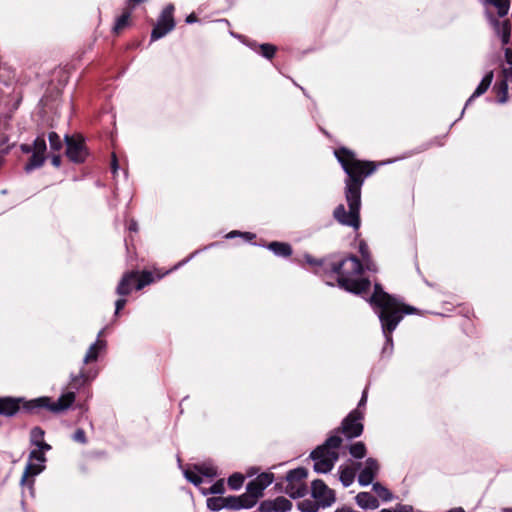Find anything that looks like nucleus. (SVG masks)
Returning <instances> with one entry per match:
<instances>
[{
    "mask_svg": "<svg viewBox=\"0 0 512 512\" xmlns=\"http://www.w3.org/2000/svg\"><path fill=\"white\" fill-rule=\"evenodd\" d=\"M335 156L347 174L345 179V199L348 211L339 204L333 211V216L341 225L358 230L360 227L361 189L364 180L371 175L376 166L373 162L361 161L347 148L335 150Z\"/></svg>",
    "mask_w": 512,
    "mask_h": 512,
    "instance_id": "obj_1",
    "label": "nucleus"
},
{
    "mask_svg": "<svg viewBox=\"0 0 512 512\" xmlns=\"http://www.w3.org/2000/svg\"><path fill=\"white\" fill-rule=\"evenodd\" d=\"M369 302L380 319L382 332L386 339L383 353L391 354L393 349L392 332L396 329L404 314H413L416 309L401 303L399 299L386 293L381 285L377 283L374 285V292L369 298Z\"/></svg>",
    "mask_w": 512,
    "mask_h": 512,
    "instance_id": "obj_2",
    "label": "nucleus"
},
{
    "mask_svg": "<svg viewBox=\"0 0 512 512\" xmlns=\"http://www.w3.org/2000/svg\"><path fill=\"white\" fill-rule=\"evenodd\" d=\"M305 258L309 264H316L311 256L307 255ZM317 264L319 269L324 270V277H335L338 286L348 292L362 294L370 289L371 282L362 277L364 266L356 256L350 255L340 261L331 263L321 261Z\"/></svg>",
    "mask_w": 512,
    "mask_h": 512,
    "instance_id": "obj_3",
    "label": "nucleus"
},
{
    "mask_svg": "<svg viewBox=\"0 0 512 512\" xmlns=\"http://www.w3.org/2000/svg\"><path fill=\"white\" fill-rule=\"evenodd\" d=\"M342 443V438L337 434L330 435L326 441L313 450L310 454L314 461V470L317 473L330 472L339 459L338 448Z\"/></svg>",
    "mask_w": 512,
    "mask_h": 512,
    "instance_id": "obj_4",
    "label": "nucleus"
},
{
    "mask_svg": "<svg viewBox=\"0 0 512 512\" xmlns=\"http://www.w3.org/2000/svg\"><path fill=\"white\" fill-rule=\"evenodd\" d=\"M75 401V392L74 391H68L64 394H62L57 401L51 402L50 398L48 397H40L37 399H33L29 402H26L24 405V408L28 411L35 412L40 409H48L52 412H61L69 407L74 403Z\"/></svg>",
    "mask_w": 512,
    "mask_h": 512,
    "instance_id": "obj_5",
    "label": "nucleus"
},
{
    "mask_svg": "<svg viewBox=\"0 0 512 512\" xmlns=\"http://www.w3.org/2000/svg\"><path fill=\"white\" fill-rule=\"evenodd\" d=\"M48 450L44 449H33L29 453L28 462L25 466L24 473L21 478V484L28 486L32 489L34 479H29L37 476L45 469L46 456L45 453Z\"/></svg>",
    "mask_w": 512,
    "mask_h": 512,
    "instance_id": "obj_6",
    "label": "nucleus"
},
{
    "mask_svg": "<svg viewBox=\"0 0 512 512\" xmlns=\"http://www.w3.org/2000/svg\"><path fill=\"white\" fill-rule=\"evenodd\" d=\"M364 414L359 409L352 410L342 421L339 430L335 431L337 434L341 431L347 439H353L359 437L363 432V420Z\"/></svg>",
    "mask_w": 512,
    "mask_h": 512,
    "instance_id": "obj_7",
    "label": "nucleus"
},
{
    "mask_svg": "<svg viewBox=\"0 0 512 512\" xmlns=\"http://www.w3.org/2000/svg\"><path fill=\"white\" fill-rule=\"evenodd\" d=\"M46 139L44 134L36 137L32 144V155L25 164L24 170L27 173L43 166L46 160Z\"/></svg>",
    "mask_w": 512,
    "mask_h": 512,
    "instance_id": "obj_8",
    "label": "nucleus"
},
{
    "mask_svg": "<svg viewBox=\"0 0 512 512\" xmlns=\"http://www.w3.org/2000/svg\"><path fill=\"white\" fill-rule=\"evenodd\" d=\"M173 12L174 6L172 4L167 5L163 9L157 24L151 32V41H156L164 37L167 33L174 29L175 22L173 18Z\"/></svg>",
    "mask_w": 512,
    "mask_h": 512,
    "instance_id": "obj_9",
    "label": "nucleus"
},
{
    "mask_svg": "<svg viewBox=\"0 0 512 512\" xmlns=\"http://www.w3.org/2000/svg\"><path fill=\"white\" fill-rule=\"evenodd\" d=\"M311 495L322 508L330 507L336 501L333 489H330L324 481L317 479L312 482Z\"/></svg>",
    "mask_w": 512,
    "mask_h": 512,
    "instance_id": "obj_10",
    "label": "nucleus"
},
{
    "mask_svg": "<svg viewBox=\"0 0 512 512\" xmlns=\"http://www.w3.org/2000/svg\"><path fill=\"white\" fill-rule=\"evenodd\" d=\"M66 155L75 163L84 162L88 152L81 137H68L66 136Z\"/></svg>",
    "mask_w": 512,
    "mask_h": 512,
    "instance_id": "obj_11",
    "label": "nucleus"
},
{
    "mask_svg": "<svg viewBox=\"0 0 512 512\" xmlns=\"http://www.w3.org/2000/svg\"><path fill=\"white\" fill-rule=\"evenodd\" d=\"M379 464L376 459L368 458L365 466L358 475V483L361 486H368L373 483L374 478L378 474Z\"/></svg>",
    "mask_w": 512,
    "mask_h": 512,
    "instance_id": "obj_12",
    "label": "nucleus"
},
{
    "mask_svg": "<svg viewBox=\"0 0 512 512\" xmlns=\"http://www.w3.org/2000/svg\"><path fill=\"white\" fill-rule=\"evenodd\" d=\"M292 502L286 497L279 496L272 500H265L260 504L263 512H287L292 508Z\"/></svg>",
    "mask_w": 512,
    "mask_h": 512,
    "instance_id": "obj_13",
    "label": "nucleus"
},
{
    "mask_svg": "<svg viewBox=\"0 0 512 512\" xmlns=\"http://www.w3.org/2000/svg\"><path fill=\"white\" fill-rule=\"evenodd\" d=\"M488 18L491 26L493 27L494 33L501 39L502 44H508L511 33L510 22L508 20H499L491 14H488Z\"/></svg>",
    "mask_w": 512,
    "mask_h": 512,
    "instance_id": "obj_14",
    "label": "nucleus"
},
{
    "mask_svg": "<svg viewBox=\"0 0 512 512\" xmlns=\"http://www.w3.org/2000/svg\"><path fill=\"white\" fill-rule=\"evenodd\" d=\"M137 284V272L131 271L127 272L121 278L117 288L116 293L119 296H127L132 290L135 288Z\"/></svg>",
    "mask_w": 512,
    "mask_h": 512,
    "instance_id": "obj_15",
    "label": "nucleus"
},
{
    "mask_svg": "<svg viewBox=\"0 0 512 512\" xmlns=\"http://www.w3.org/2000/svg\"><path fill=\"white\" fill-rule=\"evenodd\" d=\"M21 398L0 397V415L12 417L20 410Z\"/></svg>",
    "mask_w": 512,
    "mask_h": 512,
    "instance_id": "obj_16",
    "label": "nucleus"
},
{
    "mask_svg": "<svg viewBox=\"0 0 512 512\" xmlns=\"http://www.w3.org/2000/svg\"><path fill=\"white\" fill-rule=\"evenodd\" d=\"M356 504L364 509H376L379 507L378 499L370 492H359L355 497Z\"/></svg>",
    "mask_w": 512,
    "mask_h": 512,
    "instance_id": "obj_17",
    "label": "nucleus"
},
{
    "mask_svg": "<svg viewBox=\"0 0 512 512\" xmlns=\"http://www.w3.org/2000/svg\"><path fill=\"white\" fill-rule=\"evenodd\" d=\"M44 430L40 427L32 428L30 432V443L35 446L34 449L50 450L51 446L44 441Z\"/></svg>",
    "mask_w": 512,
    "mask_h": 512,
    "instance_id": "obj_18",
    "label": "nucleus"
},
{
    "mask_svg": "<svg viewBox=\"0 0 512 512\" xmlns=\"http://www.w3.org/2000/svg\"><path fill=\"white\" fill-rule=\"evenodd\" d=\"M492 80H493V72L490 71L483 77V79L481 80V82L479 83L477 88L475 89L474 93L469 97V99L466 102L465 107H467L476 97H479L482 94H484L490 87Z\"/></svg>",
    "mask_w": 512,
    "mask_h": 512,
    "instance_id": "obj_19",
    "label": "nucleus"
},
{
    "mask_svg": "<svg viewBox=\"0 0 512 512\" xmlns=\"http://www.w3.org/2000/svg\"><path fill=\"white\" fill-rule=\"evenodd\" d=\"M106 347V342L104 340H100L99 338L89 347L83 362L85 364L96 361L98 359L99 353L104 350Z\"/></svg>",
    "mask_w": 512,
    "mask_h": 512,
    "instance_id": "obj_20",
    "label": "nucleus"
},
{
    "mask_svg": "<svg viewBox=\"0 0 512 512\" xmlns=\"http://www.w3.org/2000/svg\"><path fill=\"white\" fill-rule=\"evenodd\" d=\"M225 508L228 509H241V508H247L250 507L254 502L247 504L245 503L247 497L245 495L236 497V496H228L223 497Z\"/></svg>",
    "mask_w": 512,
    "mask_h": 512,
    "instance_id": "obj_21",
    "label": "nucleus"
},
{
    "mask_svg": "<svg viewBox=\"0 0 512 512\" xmlns=\"http://www.w3.org/2000/svg\"><path fill=\"white\" fill-rule=\"evenodd\" d=\"M359 252L362 256V259L364 262L362 264L365 267V269H367L368 271L376 272L377 271L376 265L372 261V259L370 257L369 247L364 241H361L359 243Z\"/></svg>",
    "mask_w": 512,
    "mask_h": 512,
    "instance_id": "obj_22",
    "label": "nucleus"
},
{
    "mask_svg": "<svg viewBox=\"0 0 512 512\" xmlns=\"http://www.w3.org/2000/svg\"><path fill=\"white\" fill-rule=\"evenodd\" d=\"M268 249L271 250L275 255L281 257H288L292 254L291 246L283 242H271L268 245Z\"/></svg>",
    "mask_w": 512,
    "mask_h": 512,
    "instance_id": "obj_23",
    "label": "nucleus"
},
{
    "mask_svg": "<svg viewBox=\"0 0 512 512\" xmlns=\"http://www.w3.org/2000/svg\"><path fill=\"white\" fill-rule=\"evenodd\" d=\"M339 479L344 487H349L355 479V472L351 467H340L339 468Z\"/></svg>",
    "mask_w": 512,
    "mask_h": 512,
    "instance_id": "obj_24",
    "label": "nucleus"
},
{
    "mask_svg": "<svg viewBox=\"0 0 512 512\" xmlns=\"http://www.w3.org/2000/svg\"><path fill=\"white\" fill-rule=\"evenodd\" d=\"M485 5H493L498 12L499 17L507 15L510 7L509 0H484Z\"/></svg>",
    "mask_w": 512,
    "mask_h": 512,
    "instance_id": "obj_25",
    "label": "nucleus"
},
{
    "mask_svg": "<svg viewBox=\"0 0 512 512\" xmlns=\"http://www.w3.org/2000/svg\"><path fill=\"white\" fill-rule=\"evenodd\" d=\"M308 475V472L305 468L299 467L293 470H290L286 475V480L289 483L301 482Z\"/></svg>",
    "mask_w": 512,
    "mask_h": 512,
    "instance_id": "obj_26",
    "label": "nucleus"
},
{
    "mask_svg": "<svg viewBox=\"0 0 512 512\" xmlns=\"http://www.w3.org/2000/svg\"><path fill=\"white\" fill-rule=\"evenodd\" d=\"M505 61L506 65L503 67V79L506 81H512V50L510 48L505 49Z\"/></svg>",
    "mask_w": 512,
    "mask_h": 512,
    "instance_id": "obj_27",
    "label": "nucleus"
},
{
    "mask_svg": "<svg viewBox=\"0 0 512 512\" xmlns=\"http://www.w3.org/2000/svg\"><path fill=\"white\" fill-rule=\"evenodd\" d=\"M131 16V11L126 10L123 12L121 16H119L114 24L113 31L118 34L120 33L125 27L129 25V20Z\"/></svg>",
    "mask_w": 512,
    "mask_h": 512,
    "instance_id": "obj_28",
    "label": "nucleus"
},
{
    "mask_svg": "<svg viewBox=\"0 0 512 512\" xmlns=\"http://www.w3.org/2000/svg\"><path fill=\"white\" fill-rule=\"evenodd\" d=\"M372 485H373V491L378 495L379 498H381L385 502L392 500V498H393L392 493L386 487H384L381 483L376 482V483H372Z\"/></svg>",
    "mask_w": 512,
    "mask_h": 512,
    "instance_id": "obj_29",
    "label": "nucleus"
},
{
    "mask_svg": "<svg viewBox=\"0 0 512 512\" xmlns=\"http://www.w3.org/2000/svg\"><path fill=\"white\" fill-rule=\"evenodd\" d=\"M154 281L153 275L150 271H143L141 275L137 274V284L135 286L136 290H141L146 285H149Z\"/></svg>",
    "mask_w": 512,
    "mask_h": 512,
    "instance_id": "obj_30",
    "label": "nucleus"
},
{
    "mask_svg": "<svg viewBox=\"0 0 512 512\" xmlns=\"http://www.w3.org/2000/svg\"><path fill=\"white\" fill-rule=\"evenodd\" d=\"M349 452L352 457L362 459L366 455V446L363 442H356L349 447Z\"/></svg>",
    "mask_w": 512,
    "mask_h": 512,
    "instance_id": "obj_31",
    "label": "nucleus"
},
{
    "mask_svg": "<svg viewBox=\"0 0 512 512\" xmlns=\"http://www.w3.org/2000/svg\"><path fill=\"white\" fill-rule=\"evenodd\" d=\"M197 472L207 478H214L217 476V469L213 465L201 464L199 466H195Z\"/></svg>",
    "mask_w": 512,
    "mask_h": 512,
    "instance_id": "obj_32",
    "label": "nucleus"
},
{
    "mask_svg": "<svg viewBox=\"0 0 512 512\" xmlns=\"http://www.w3.org/2000/svg\"><path fill=\"white\" fill-rule=\"evenodd\" d=\"M496 88H497L498 102L505 103L507 101V95H508V81L501 80L497 84Z\"/></svg>",
    "mask_w": 512,
    "mask_h": 512,
    "instance_id": "obj_33",
    "label": "nucleus"
},
{
    "mask_svg": "<svg viewBox=\"0 0 512 512\" xmlns=\"http://www.w3.org/2000/svg\"><path fill=\"white\" fill-rule=\"evenodd\" d=\"M244 476L241 473H234L228 478V486L232 490H238L244 483Z\"/></svg>",
    "mask_w": 512,
    "mask_h": 512,
    "instance_id": "obj_34",
    "label": "nucleus"
},
{
    "mask_svg": "<svg viewBox=\"0 0 512 512\" xmlns=\"http://www.w3.org/2000/svg\"><path fill=\"white\" fill-rule=\"evenodd\" d=\"M224 492H225V487H224V481L222 479L218 480L214 484H212L211 487L208 490H202V493L204 495H207V494H219V495H221Z\"/></svg>",
    "mask_w": 512,
    "mask_h": 512,
    "instance_id": "obj_35",
    "label": "nucleus"
},
{
    "mask_svg": "<svg viewBox=\"0 0 512 512\" xmlns=\"http://www.w3.org/2000/svg\"><path fill=\"white\" fill-rule=\"evenodd\" d=\"M207 507L212 511H218L225 508L223 497H213L207 500Z\"/></svg>",
    "mask_w": 512,
    "mask_h": 512,
    "instance_id": "obj_36",
    "label": "nucleus"
},
{
    "mask_svg": "<svg viewBox=\"0 0 512 512\" xmlns=\"http://www.w3.org/2000/svg\"><path fill=\"white\" fill-rule=\"evenodd\" d=\"M275 52H276V47L272 44H261L259 46V53L267 58V59H272L273 56L275 55Z\"/></svg>",
    "mask_w": 512,
    "mask_h": 512,
    "instance_id": "obj_37",
    "label": "nucleus"
},
{
    "mask_svg": "<svg viewBox=\"0 0 512 512\" xmlns=\"http://www.w3.org/2000/svg\"><path fill=\"white\" fill-rule=\"evenodd\" d=\"M90 378L83 372H80L79 375L72 377L70 385L74 389H79L85 382L89 381Z\"/></svg>",
    "mask_w": 512,
    "mask_h": 512,
    "instance_id": "obj_38",
    "label": "nucleus"
},
{
    "mask_svg": "<svg viewBox=\"0 0 512 512\" xmlns=\"http://www.w3.org/2000/svg\"><path fill=\"white\" fill-rule=\"evenodd\" d=\"M273 478V474L263 473L255 479V482L260 484L259 489H265L273 482Z\"/></svg>",
    "mask_w": 512,
    "mask_h": 512,
    "instance_id": "obj_39",
    "label": "nucleus"
},
{
    "mask_svg": "<svg viewBox=\"0 0 512 512\" xmlns=\"http://www.w3.org/2000/svg\"><path fill=\"white\" fill-rule=\"evenodd\" d=\"M50 147L52 150L58 151L62 147L60 136L56 132H50L48 135Z\"/></svg>",
    "mask_w": 512,
    "mask_h": 512,
    "instance_id": "obj_40",
    "label": "nucleus"
},
{
    "mask_svg": "<svg viewBox=\"0 0 512 512\" xmlns=\"http://www.w3.org/2000/svg\"><path fill=\"white\" fill-rule=\"evenodd\" d=\"M184 475H185V478L193 483L196 487H199L200 484L202 483V475H200L198 472H194V471H190V470H186L184 471Z\"/></svg>",
    "mask_w": 512,
    "mask_h": 512,
    "instance_id": "obj_41",
    "label": "nucleus"
},
{
    "mask_svg": "<svg viewBox=\"0 0 512 512\" xmlns=\"http://www.w3.org/2000/svg\"><path fill=\"white\" fill-rule=\"evenodd\" d=\"M259 488L260 484L256 483L255 480L250 481L246 486L247 492L254 498H257L262 495L264 489Z\"/></svg>",
    "mask_w": 512,
    "mask_h": 512,
    "instance_id": "obj_42",
    "label": "nucleus"
},
{
    "mask_svg": "<svg viewBox=\"0 0 512 512\" xmlns=\"http://www.w3.org/2000/svg\"><path fill=\"white\" fill-rule=\"evenodd\" d=\"M72 439L76 442H79L81 444H85L87 442V439H86V434H85V431L83 429H77L73 436H72Z\"/></svg>",
    "mask_w": 512,
    "mask_h": 512,
    "instance_id": "obj_43",
    "label": "nucleus"
},
{
    "mask_svg": "<svg viewBox=\"0 0 512 512\" xmlns=\"http://www.w3.org/2000/svg\"><path fill=\"white\" fill-rule=\"evenodd\" d=\"M125 296H121V298L117 299L115 302V315H118L120 310H122L126 305Z\"/></svg>",
    "mask_w": 512,
    "mask_h": 512,
    "instance_id": "obj_44",
    "label": "nucleus"
},
{
    "mask_svg": "<svg viewBox=\"0 0 512 512\" xmlns=\"http://www.w3.org/2000/svg\"><path fill=\"white\" fill-rule=\"evenodd\" d=\"M366 402H367V388L364 389L363 393H362V397L358 403V407L356 409H359L361 411V407H364L366 405Z\"/></svg>",
    "mask_w": 512,
    "mask_h": 512,
    "instance_id": "obj_45",
    "label": "nucleus"
},
{
    "mask_svg": "<svg viewBox=\"0 0 512 512\" xmlns=\"http://www.w3.org/2000/svg\"><path fill=\"white\" fill-rule=\"evenodd\" d=\"M118 168H119V166H118L117 158H116V155L113 153L112 162H111V171L114 175L117 173Z\"/></svg>",
    "mask_w": 512,
    "mask_h": 512,
    "instance_id": "obj_46",
    "label": "nucleus"
},
{
    "mask_svg": "<svg viewBox=\"0 0 512 512\" xmlns=\"http://www.w3.org/2000/svg\"><path fill=\"white\" fill-rule=\"evenodd\" d=\"M396 512H413V508L410 505H398Z\"/></svg>",
    "mask_w": 512,
    "mask_h": 512,
    "instance_id": "obj_47",
    "label": "nucleus"
},
{
    "mask_svg": "<svg viewBox=\"0 0 512 512\" xmlns=\"http://www.w3.org/2000/svg\"><path fill=\"white\" fill-rule=\"evenodd\" d=\"M20 150L25 153V154H29L31 153L32 154V145H29V144H21L20 145Z\"/></svg>",
    "mask_w": 512,
    "mask_h": 512,
    "instance_id": "obj_48",
    "label": "nucleus"
},
{
    "mask_svg": "<svg viewBox=\"0 0 512 512\" xmlns=\"http://www.w3.org/2000/svg\"><path fill=\"white\" fill-rule=\"evenodd\" d=\"M128 229H129L130 231H135V232H136V231L138 230L137 222H136V221H134V220H132V221L129 223V225H128Z\"/></svg>",
    "mask_w": 512,
    "mask_h": 512,
    "instance_id": "obj_49",
    "label": "nucleus"
},
{
    "mask_svg": "<svg viewBox=\"0 0 512 512\" xmlns=\"http://www.w3.org/2000/svg\"><path fill=\"white\" fill-rule=\"evenodd\" d=\"M196 21H197V18H196V16L194 14L188 15L187 18H186V22L189 23V24L194 23Z\"/></svg>",
    "mask_w": 512,
    "mask_h": 512,
    "instance_id": "obj_50",
    "label": "nucleus"
},
{
    "mask_svg": "<svg viewBox=\"0 0 512 512\" xmlns=\"http://www.w3.org/2000/svg\"><path fill=\"white\" fill-rule=\"evenodd\" d=\"M52 164L56 167L60 166V157L59 156H54L52 158Z\"/></svg>",
    "mask_w": 512,
    "mask_h": 512,
    "instance_id": "obj_51",
    "label": "nucleus"
},
{
    "mask_svg": "<svg viewBox=\"0 0 512 512\" xmlns=\"http://www.w3.org/2000/svg\"><path fill=\"white\" fill-rule=\"evenodd\" d=\"M241 235H243L247 240H252L255 237L254 234L249 232L242 233Z\"/></svg>",
    "mask_w": 512,
    "mask_h": 512,
    "instance_id": "obj_52",
    "label": "nucleus"
},
{
    "mask_svg": "<svg viewBox=\"0 0 512 512\" xmlns=\"http://www.w3.org/2000/svg\"><path fill=\"white\" fill-rule=\"evenodd\" d=\"M335 512H354L351 508L348 507H342L337 509Z\"/></svg>",
    "mask_w": 512,
    "mask_h": 512,
    "instance_id": "obj_53",
    "label": "nucleus"
},
{
    "mask_svg": "<svg viewBox=\"0 0 512 512\" xmlns=\"http://www.w3.org/2000/svg\"><path fill=\"white\" fill-rule=\"evenodd\" d=\"M239 234H241V233H240V232H238V231H232V232H230V233L227 235V238H233V237H235L236 235H239Z\"/></svg>",
    "mask_w": 512,
    "mask_h": 512,
    "instance_id": "obj_54",
    "label": "nucleus"
},
{
    "mask_svg": "<svg viewBox=\"0 0 512 512\" xmlns=\"http://www.w3.org/2000/svg\"><path fill=\"white\" fill-rule=\"evenodd\" d=\"M303 495H304V493L301 492L299 488L296 493H292V496H294V497H302Z\"/></svg>",
    "mask_w": 512,
    "mask_h": 512,
    "instance_id": "obj_55",
    "label": "nucleus"
},
{
    "mask_svg": "<svg viewBox=\"0 0 512 512\" xmlns=\"http://www.w3.org/2000/svg\"><path fill=\"white\" fill-rule=\"evenodd\" d=\"M449 512H465V511L462 508H454V509H451Z\"/></svg>",
    "mask_w": 512,
    "mask_h": 512,
    "instance_id": "obj_56",
    "label": "nucleus"
},
{
    "mask_svg": "<svg viewBox=\"0 0 512 512\" xmlns=\"http://www.w3.org/2000/svg\"><path fill=\"white\" fill-rule=\"evenodd\" d=\"M324 281H325V283H326L327 285H331V286H333V285H334V283H333V282L329 281V280H328V279H326V278H324Z\"/></svg>",
    "mask_w": 512,
    "mask_h": 512,
    "instance_id": "obj_57",
    "label": "nucleus"
},
{
    "mask_svg": "<svg viewBox=\"0 0 512 512\" xmlns=\"http://www.w3.org/2000/svg\"><path fill=\"white\" fill-rule=\"evenodd\" d=\"M380 512H396V509H395V510H391V509H382Z\"/></svg>",
    "mask_w": 512,
    "mask_h": 512,
    "instance_id": "obj_58",
    "label": "nucleus"
}]
</instances>
